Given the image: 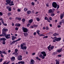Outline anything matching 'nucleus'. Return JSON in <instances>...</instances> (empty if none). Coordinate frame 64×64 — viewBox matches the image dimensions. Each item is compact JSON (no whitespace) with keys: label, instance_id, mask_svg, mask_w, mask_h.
<instances>
[{"label":"nucleus","instance_id":"1","mask_svg":"<svg viewBox=\"0 0 64 64\" xmlns=\"http://www.w3.org/2000/svg\"><path fill=\"white\" fill-rule=\"evenodd\" d=\"M52 5L53 7L55 8H56L57 7V9H58L59 8V5H57V4L56 2H54L52 4Z\"/></svg>","mask_w":64,"mask_h":64},{"label":"nucleus","instance_id":"2","mask_svg":"<svg viewBox=\"0 0 64 64\" xmlns=\"http://www.w3.org/2000/svg\"><path fill=\"white\" fill-rule=\"evenodd\" d=\"M22 30H23L24 32L27 33V31H28V30H27V28H22Z\"/></svg>","mask_w":64,"mask_h":64},{"label":"nucleus","instance_id":"3","mask_svg":"<svg viewBox=\"0 0 64 64\" xmlns=\"http://www.w3.org/2000/svg\"><path fill=\"white\" fill-rule=\"evenodd\" d=\"M22 56H18V59L19 61H21L22 60Z\"/></svg>","mask_w":64,"mask_h":64},{"label":"nucleus","instance_id":"4","mask_svg":"<svg viewBox=\"0 0 64 64\" xmlns=\"http://www.w3.org/2000/svg\"><path fill=\"white\" fill-rule=\"evenodd\" d=\"M10 34H7L6 35V36H5V37H6V38L7 39H9V38H10Z\"/></svg>","mask_w":64,"mask_h":64},{"label":"nucleus","instance_id":"5","mask_svg":"<svg viewBox=\"0 0 64 64\" xmlns=\"http://www.w3.org/2000/svg\"><path fill=\"white\" fill-rule=\"evenodd\" d=\"M41 54L43 55L44 56H45V57L46 56V54L45 52H41Z\"/></svg>","mask_w":64,"mask_h":64},{"label":"nucleus","instance_id":"6","mask_svg":"<svg viewBox=\"0 0 64 64\" xmlns=\"http://www.w3.org/2000/svg\"><path fill=\"white\" fill-rule=\"evenodd\" d=\"M55 40L56 41L58 42L59 41H60L61 40V38H55Z\"/></svg>","mask_w":64,"mask_h":64},{"label":"nucleus","instance_id":"7","mask_svg":"<svg viewBox=\"0 0 64 64\" xmlns=\"http://www.w3.org/2000/svg\"><path fill=\"white\" fill-rule=\"evenodd\" d=\"M18 49H16L15 50V52L14 53V54L15 55H18V53H17V52H18Z\"/></svg>","mask_w":64,"mask_h":64},{"label":"nucleus","instance_id":"8","mask_svg":"<svg viewBox=\"0 0 64 64\" xmlns=\"http://www.w3.org/2000/svg\"><path fill=\"white\" fill-rule=\"evenodd\" d=\"M8 30V29H5V28H4L2 30V32H5L6 31H7Z\"/></svg>","mask_w":64,"mask_h":64},{"label":"nucleus","instance_id":"9","mask_svg":"<svg viewBox=\"0 0 64 64\" xmlns=\"http://www.w3.org/2000/svg\"><path fill=\"white\" fill-rule=\"evenodd\" d=\"M2 36L3 37H4V36H6V35H7V34H6V33L5 32H2Z\"/></svg>","mask_w":64,"mask_h":64},{"label":"nucleus","instance_id":"10","mask_svg":"<svg viewBox=\"0 0 64 64\" xmlns=\"http://www.w3.org/2000/svg\"><path fill=\"white\" fill-rule=\"evenodd\" d=\"M52 9H50L48 10V13H53L54 12L52 11Z\"/></svg>","mask_w":64,"mask_h":64},{"label":"nucleus","instance_id":"11","mask_svg":"<svg viewBox=\"0 0 64 64\" xmlns=\"http://www.w3.org/2000/svg\"><path fill=\"white\" fill-rule=\"evenodd\" d=\"M6 1L7 3L10 4V3H11V0H6Z\"/></svg>","mask_w":64,"mask_h":64},{"label":"nucleus","instance_id":"12","mask_svg":"<svg viewBox=\"0 0 64 64\" xmlns=\"http://www.w3.org/2000/svg\"><path fill=\"white\" fill-rule=\"evenodd\" d=\"M11 60L12 61H14L15 59V58L14 56H13L11 58Z\"/></svg>","mask_w":64,"mask_h":64},{"label":"nucleus","instance_id":"13","mask_svg":"<svg viewBox=\"0 0 64 64\" xmlns=\"http://www.w3.org/2000/svg\"><path fill=\"white\" fill-rule=\"evenodd\" d=\"M40 57V58H42V59H44L45 58L44 56L42 55V54H40L39 56Z\"/></svg>","mask_w":64,"mask_h":64},{"label":"nucleus","instance_id":"14","mask_svg":"<svg viewBox=\"0 0 64 64\" xmlns=\"http://www.w3.org/2000/svg\"><path fill=\"white\" fill-rule=\"evenodd\" d=\"M12 40H13V41L15 39H16V38H17L16 37L14 36H12Z\"/></svg>","mask_w":64,"mask_h":64},{"label":"nucleus","instance_id":"15","mask_svg":"<svg viewBox=\"0 0 64 64\" xmlns=\"http://www.w3.org/2000/svg\"><path fill=\"white\" fill-rule=\"evenodd\" d=\"M51 44H50L49 46H48V49L49 50V51H51V50L50 49V48H51Z\"/></svg>","mask_w":64,"mask_h":64},{"label":"nucleus","instance_id":"16","mask_svg":"<svg viewBox=\"0 0 64 64\" xmlns=\"http://www.w3.org/2000/svg\"><path fill=\"white\" fill-rule=\"evenodd\" d=\"M33 22V20L30 19V20L28 21L29 24H31Z\"/></svg>","mask_w":64,"mask_h":64},{"label":"nucleus","instance_id":"17","mask_svg":"<svg viewBox=\"0 0 64 64\" xmlns=\"http://www.w3.org/2000/svg\"><path fill=\"white\" fill-rule=\"evenodd\" d=\"M0 40L2 41H6V39L5 38H0Z\"/></svg>","mask_w":64,"mask_h":64},{"label":"nucleus","instance_id":"18","mask_svg":"<svg viewBox=\"0 0 64 64\" xmlns=\"http://www.w3.org/2000/svg\"><path fill=\"white\" fill-rule=\"evenodd\" d=\"M64 14H62L60 15V18L61 19H62V18H63V17H64Z\"/></svg>","mask_w":64,"mask_h":64},{"label":"nucleus","instance_id":"19","mask_svg":"<svg viewBox=\"0 0 64 64\" xmlns=\"http://www.w3.org/2000/svg\"><path fill=\"white\" fill-rule=\"evenodd\" d=\"M62 48L58 50L57 52H58V53H60L62 51Z\"/></svg>","mask_w":64,"mask_h":64},{"label":"nucleus","instance_id":"20","mask_svg":"<svg viewBox=\"0 0 64 64\" xmlns=\"http://www.w3.org/2000/svg\"><path fill=\"white\" fill-rule=\"evenodd\" d=\"M30 62L32 64H34L35 63V61L33 60L32 59L31 60Z\"/></svg>","mask_w":64,"mask_h":64},{"label":"nucleus","instance_id":"21","mask_svg":"<svg viewBox=\"0 0 64 64\" xmlns=\"http://www.w3.org/2000/svg\"><path fill=\"white\" fill-rule=\"evenodd\" d=\"M30 13H31V12L30 10H28L27 12V14H30Z\"/></svg>","mask_w":64,"mask_h":64},{"label":"nucleus","instance_id":"22","mask_svg":"<svg viewBox=\"0 0 64 64\" xmlns=\"http://www.w3.org/2000/svg\"><path fill=\"white\" fill-rule=\"evenodd\" d=\"M22 50H24V49L25 50L27 49V47L26 46H24L22 47Z\"/></svg>","mask_w":64,"mask_h":64},{"label":"nucleus","instance_id":"23","mask_svg":"<svg viewBox=\"0 0 64 64\" xmlns=\"http://www.w3.org/2000/svg\"><path fill=\"white\" fill-rule=\"evenodd\" d=\"M16 42V40H14V41L12 42V43L10 44V45H12L13 44H14Z\"/></svg>","mask_w":64,"mask_h":64},{"label":"nucleus","instance_id":"24","mask_svg":"<svg viewBox=\"0 0 64 64\" xmlns=\"http://www.w3.org/2000/svg\"><path fill=\"white\" fill-rule=\"evenodd\" d=\"M24 36H25V37L27 36H28V34L27 33H24Z\"/></svg>","mask_w":64,"mask_h":64},{"label":"nucleus","instance_id":"25","mask_svg":"<svg viewBox=\"0 0 64 64\" xmlns=\"http://www.w3.org/2000/svg\"><path fill=\"white\" fill-rule=\"evenodd\" d=\"M16 19H17L18 20H20H20H21V18H18L17 17H16Z\"/></svg>","mask_w":64,"mask_h":64},{"label":"nucleus","instance_id":"26","mask_svg":"<svg viewBox=\"0 0 64 64\" xmlns=\"http://www.w3.org/2000/svg\"><path fill=\"white\" fill-rule=\"evenodd\" d=\"M53 35L54 36H56V35H59V34L55 33L54 34H53Z\"/></svg>","mask_w":64,"mask_h":64},{"label":"nucleus","instance_id":"27","mask_svg":"<svg viewBox=\"0 0 64 64\" xmlns=\"http://www.w3.org/2000/svg\"><path fill=\"white\" fill-rule=\"evenodd\" d=\"M10 62H7L6 63V62H4L3 64H9V63H10Z\"/></svg>","mask_w":64,"mask_h":64},{"label":"nucleus","instance_id":"28","mask_svg":"<svg viewBox=\"0 0 64 64\" xmlns=\"http://www.w3.org/2000/svg\"><path fill=\"white\" fill-rule=\"evenodd\" d=\"M55 16V14L54 13H52L50 14V16H52V17H53V16Z\"/></svg>","mask_w":64,"mask_h":64},{"label":"nucleus","instance_id":"29","mask_svg":"<svg viewBox=\"0 0 64 64\" xmlns=\"http://www.w3.org/2000/svg\"><path fill=\"white\" fill-rule=\"evenodd\" d=\"M54 46H51V47L50 48V50H53V49H54Z\"/></svg>","mask_w":64,"mask_h":64},{"label":"nucleus","instance_id":"30","mask_svg":"<svg viewBox=\"0 0 64 64\" xmlns=\"http://www.w3.org/2000/svg\"><path fill=\"white\" fill-rule=\"evenodd\" d=\"M28 8H25L24 9V10L25 11H27V10Z\"/></svg>","mask_w":64,"mask_h":64},{"label":"nucleus","instance_id":"31","mask_svg":"<svg viewBox=\"0 0 64 64\" xmlns=\"http://www.w3.org/2000/svg\"><path fill=\"white\" fill-rule=\"evenodd\" d=\"M59 63H60V62H59V61H57L56 62V64H59Z\"/></svg>","mask_w":64,"mask_h":64},{"label":"nucleus","instance_id":"32","mask_svg":"<svg viewBox=\"0 0 64 64\" xmlns=\"http://www.w3.org/2000/svg\"><path fill=\"white\" fill-rule=\"evenodd\" d=\"M40 32V31L39 30H37V33L38 34V35H39L40 34V33H39V32Z\"/></svg>","mask_w":64,"mask_h":64},{"label":"nucleus","instance_id":"33","mask_svg":"<svg viewBox=\"0 0 64 64\" xmlns=\"http://www.w3.org/2000/svg\"><path fill=\"white\" fill-rule=\"evenodd\" d=\"M36 19L38 21H40V19H39V18H36Z\"/></svg>","mask_w":64,"mask_h":64},{"label":"nucleus","instance_id":"34","mask_svg":"<svg viewBox=\"0 0 64 64\" xmlns=\"http://www.w3.org/2000/svg\"><path fill=\"white\" fill-rule=\"evenodd\" d=\"M44 19L45 20H48V18H47V17H46L44 18Z\"/></svg>","mask_w":64,"mask_h":64},{"label":"nucleus","instance_id":"35","mask_svg":"<svg viewBox=\"0 0 64 64\" xmlns=\"http://www.w3.org/2000/svg\"><path fill=\"white\" fill-rule=\"evenodd\" d=\"M23 46H23V44H22L21 45L20 47H21V49H22V48H23V47H24Z\"/></svg>","mask_w":64,"mask_h":64},{"label":"nucleus","instance_id":"36","mask_svg":"<svg viewBox=\"0 0 64 64\" xmlns=\"http://www.w3.org/2000/svg\"><path fill=\"white\" fill-rule=\"evenodd\" d=\"M21 64H25V62H24L23 61H21Z\"/></svg>","mask_w":64,"mask_h":64},{"label":"nucleus","instance_id":"37","mask_svg":"<svg viewBox=\"0 0 64 64\" xmlns=\"http://www.w3.org/2000/svg\"><path fill=\"white\" fill-rule=\"evenodd\" d=\"M12 10L11 9V7H10V8L8 9V10L9 11H11Z\"/></svg>","mask_w":64,"mask_h":64},{"label":"nucleus","instance_id":"38","mask_svg":"<svg viewBox=\"0 0 64 64\" xmlns=\"http://www.w3.org/2000/svg\"><path fill=\"white\" fill-rule=\"evenodd\" d=\"M14 5V4H12V3H11V4H10V6H12V5Z\"/></svg>","mask_w":64,"mask_h":64},{"label":"nucleus","instance_id":"39","mask_svg":"<svg viewBox=\"0 0 64 64\" xmlns=\"http://www.w3.org/2000/svg\"><path fill=\"white\" fill-rule=\"evenodd\" d=\"M4 21V20H2V23L3 24V25H4V21Z\"/></svg>","mask_w":64,"mask_h":64},{"label":"nucleus","instance_id":"40","mask_svg":"<svg viewBox=\"0 0 64 64\" xmlns=\"http://www.w3.org/2000/svg\"><path fill=\"white\" fill-rule=\"evenodd\" d=\"M2 43H3V44L4 45H5V41H3Z\"/></svg>","mask_w":64,"mask_h":64},{"label":"nucleus","instance_id":"41","mask_svg":"<svg viewBox=\"0 0 64 64\" xmlns=\"http://www.w3.org/2000/svg\"><path fill=\"white\" fill-rule=\"evenodd\" d=\"M21 40V38H19L17 40H16V41H20Z\"/></svg>","mask_w":64,"mask_h":64},{"label":"nucleus","instance_id":"42","mask_svg":"<svg viewBox=\"0 0 64 64\" xmlns=\"http://www.w3.org/2000/svg\"><path fill=\"white\" fill-rule=\"evenodd\" d=\"M0 16H2L3 15V14L1 12H0Z\"/></svg>","mask_w":64,"mask_h":64},{"label":"nucleus","instance_id":"43","mask_svg":"<svg viewBox=\"0 0 64 64\" xmlns=\"http://www.w3.org/2000/svg\"><path fill=\"white\" fill-rule=\"evenodd\" d=\"M22 22H25V19H23L22 20Z\"/></svg>","mask_w":64,"mask_h":64},{"label":"nucleus","instance_id":"44","mask_svg":"<svg viewBox=\"0 0 64 64\" xmlns=\"http://www.w3.org/2000/svg\"><path fill=\"white\" fill-rule=\"evenodd\" d=\"M34 27H37V25L34 24Z\"/></svg>","mask_w":64,"mask_h":64},{"label":"nucleus","instance_id":"45","mask_svg":"<svg viewBox=\"0 0 64 64\" xmlns=\"http://www.w3.org/2000/svg\"><path fill=\"white\" fill-rule=\"evenodd\" d=\"M44 38H48V36H46L44 37Z\"/></svg>","mask_w":64,"mask_h":64},{"label":"nucleus","instance_id":"46","mask_svg":"<svg viewBox=\"0 0 64 64\" xmlns=\"http://www.w3.org/2000/svg\"><path fill=\"white\" fill-rule=\"evenodd\" d=\"M62 22H60V25H62Z\"/></svg>","mask_w":64,"mask_h":64},{"label":"nucleus","instance_id":"47","mask_svg":"<svg viewBox=\"0 0 64 64\" xmlns=\"http://www.w3.org/2000/svg\"><path fill=\"white\" fill-rule=\"evenodd\" d=\"M3 53H4V54H6V52H5V51H4L3 52Z\"/></svg>","mask_w":64,"mask_h":64},{"label":"nucleus","instance_id":"48","mask_svg":"<svg viewBox=\"0 0 64 64\" xmlns=\"http://www.w3.org/2000/svg\"><path fill=\"white\" fill-rule=\"evenodd\" d=\"M61 21H62V22L63 23H64V20H61Z\"/></svg>","mask_w":64,"mask_h":64},{"label":"nucleus","instance_id":"49","mask_svg":"<svg viewBox=\"0 0 64 64\" xmlns=\"http://www.w3.org/2000/svg\"><path fill=\"white\" fill-rule=\"evenodd\" d=\"M11 15V14L10 13L8 12V15L9 16V15Z\"/></svg>","mask_w":64,"mask_h":64},{"label":"nucleus","instance_id":"50","mask_svg":"<svg viewBox=\"0 0 64 64\" xmlns=\"http://www.w3.org/2000/svg\"><path fill=\"white\" fill-rule=\"evenodd\" d=\"M0 56L1 57H2V58H3L4 57L3 56V54H1L0 55Z\"/></svg>","mask_w":64,"mask_h":64},{"label":"nucleus","instance_id":"51","mask_svg":"<svg viewBox=\"0 0 64 64\" xmlns=\"http://www.w3.org/2000/svg\"><path fill=\"white\" fill-rule=\"evenodd\" d=\"M30 24H28L27 25V26L29 27V26H30Z\"/></svg>","mask_w":64,"mask_h":64},{"label":"nucleus","instance_id":"52","mask_svg":"<svg viewBox=\"0 0 64 64\" xmlns=\"http://www.w3.org/2000/svg\"><path fill=\"white\" fill-rule=\"evenodd\" d=\"M31 4H32V5H34V3L33 2H32Z\"/></svg>","mask_w":64,"mask_h":64},{"label":"nucleus","instance_id":"53","mask_svg":"<svg viewBox=\"0 0 64 64\" xmlns=\"http://www.w3.org/2000/svg\"><path fill=\"white\" fill-rule=\"evenodd\" d=\"M20 11L21 10H20V9H18V12H20Z\"/></svg>","mask_w":64,"mask_h":64},{"label":"nucleus","instance_id":"54","mask_svg":"<svg viewBox=\"0 0 64 64\" xmlns=\"http://www.w3.org/2000/svg\"><path fill=\"white\" fill-rule=\"evenodd\" d=\"M36 34V32H35L34 33V35L35 36Z\"/></svg>","mask_w":64,"mask_h":64},{"label":"nucleus","instance_id":"55","mask_svg":"<svg viewBox=\"0 0 64 64\" xmlns=\"http://www.w3.org/2000/svg\"><path fill=\"white\" fill-rule=\"evenodd\" d=\"M2 58L0 59V62H2Z\"/></svg>","mask_w":64,"mask_h":64},{"label":"nucleus","instance_id":"56","mask_svg":"<svg viewBox=\"0 0 64 64\" xmlns=\"http://www.w3.org/2000/svg\"><path fill=\"white\" fill-rule=\"evenodd\" d=\"M46 30H48V29H49V28H48V27L46 26Z\"/></svg>","mask_w":64,"mask_h":64},{"label":"nucleus","instance_id":"57","mask_svg":"<svg viewBox=\"0 0 64 64\" xmlns=\"http://www.w3.org/2000/svg\"><path fill=\"white\" fill-rule=\"evenodd\" d=\"M57 13L58 14H59V13H60V11H57Z\"/></svg>","mask_w":64,"mask_h":64},{"label":"nucleus","instance_id":"58","mask_svg":"<svg viewBox=\"0 0 64 64\" xmlns=\"http://www.w3.org/2000/svg\"><path fill=\"white\" fill-rule=\"evenodd\" d=\"M21 25V24H18V27H20Z\"/></svg>","mask_w":64,"mask_h":64},{"label":"nucleus","instance_id":"59","mask_svg":"<svg viewBox=\"0 0 64 64\" xmlns=\"http://www.w3.org/2000/svg\"><path fill=\"white\" fill-rule=\"evenodd\" d=\"M7 9H9V8H10V7H9V6H7L6 7Z\"/></svg>","mask_w":64,"mask_h":64},{"label":"nucleus","instance_id":"60","mask_svg":"<svg viewBox=\"0 0 64 64\" xmlns=\"http://www.w3.org/2000/svg\"><path fill=\"white\" fill-rule=\"evenodd\" d=\"M49 19L50 20H52V18H51V17H50Z\"/></svg>","mask_w":64,"mask_h":64},{"label":"nucleus","instance_id":"61","mask_svg":"<svg viewBox=\"0 0 64 64\" xmlns=\"http://www.w3.org/2000/svg\"><path fill=\"white\" fill-rule=\"evenodd\" d=\"M58 57H61L62 56L60 55H58Z\"/></svg>","mask_w":64,"mask_h":64},{"label":"nucleus","instance_id":"62","mask_svg":"<svg viewBox=\"0 0 64 64\" xmlns=\"http://www.w3.org/2000/svg\"><path fill=\"white\" fill-rule=\"evenodd\" d=\"M16 30H18V28H15Z\"/></svg>","mask_w":64,"mask_h":64},{"label":"nucleus","instance_id":"63","mask_svg":"<svg viewBox=\"0 0 64 64\" xmlns=\"http://www.w3.org/2000/svg\"><path fill=\"white\" fill-rule=\"evenodd\" d=\"M40 36H44V35L43 34H40Z\"/></svg>","mask_w":64,"mask_h":64},{"label":"nucleus","instance_id":"64","mask_svg":"<svg viewBox=\"0 0 64 64\" xmlns=\"http://www.w3.org/2000/svg\"><path fill=\"white\" fill-rule=\"evenodd\" d=\"M21 64V61H20V62H18V64Z\"/></svg>","mask_w":64,"mask_h":64}]
</instances>
